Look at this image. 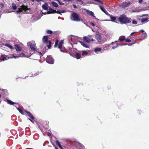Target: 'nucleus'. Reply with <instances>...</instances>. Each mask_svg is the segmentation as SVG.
Wrapping results in <instances>:
<instances>
[{
  "label": "nucleus",
  "mask_w": 149,
  "mask_h": 149,
  "mask_svg": "<svg viewBox=\"0 0 149 149\" xmlns=\"http://www.w3.org/2000/svg\"><path fill=\"white\" fill-rule=\"evenodd\" d=\"M48 37L47 36H45L43 37L42 41L43 42V45H44V47H42L41 45H40V47L41 48L44 49L45 48L47 45V47L49 49L51 48V42L50 40H48Z\"/></svg>",
  "instance_id": "obj_1"
},
{
  "label": "nucleus",
  "mask_w": 149,
  "mask_h": 149,
  "mask_svg": "<svg viewBox=\"0 0 149 149\" xmlns=\"http://www.w3.org/2000/svg\"><path fill=\"white\" fill-rule=\"evenodd\" d=\"M118 19L119 21L122 24L129 23L132 21L131 18L127 17L124 15H120L118 18Z\"/></svg>",
  "instance_id": "obj_2"
},
{
  "label": "nucleus",
  "mask_w": 149,
  "mask_h": 149,
  "mask_svg": "<svg viewBox=\"0 0 149 149\" xmlns=\"http://www.w3.org/2000/svg\"><path fill=\"white\" fill-rule=\"evenodd\" d=\"M29 9V8H28L27 6L22 5L19 8H18V10H17L18 13H19L21 12L23 13H27L29 12L28 11Z\"/></svg>",
  "instance_id": "obj_3"
},
{
  "label": "nucleus",
  "mask_w": 149,
  "mask_h": 149,
  "mask_svg": "<svg viewBox=\"0 0 149 149\" xmlns=\"http://www.w3.org/2000/svg\"><path fill=\"white\" fill-rule=\"evenodd\" d=\"M71 19L72 20L76 21H81L80 18L79 17L78 15L75 13H73L71 15Z\"/></svg>",
  "instance_id": "obj_4"
},
{
  "label": "nucleus",
  "mask_w": 149,
  "mask_h": 149,
  "mask_svg": "<svg viewBox=\"0 0 149 149\" xmlns=\"http://www.w3.org/2000/svg\"><path fill=\"white\" fill-rule=\"evenodd\" d=\"M46 62L51 64L54 63V60L51 56H48L46 58Z\"/></svg>",
  "instance_id": "obj_5"
},
{
  "label": "nucleus",
  "mask_w": 149,
  "mask_h": 149,
  "mask_svg": "<svg viewBox=\"0 0 149 149\" xmlns=\"http://www.w3.org/2000/svg\"><path fill=\"white\" fill-rule=\"evenodd\" d=\"M27 45L30 46V48L33 51L36 50V43L34 42H29L27 43Z\"/></svg>",
  "instance_id": "obj_6"
},
{
  "label": "nucleus",
  "mask_w": 149,
  "mask_h": 149,
  "mask_svg": "<svg viewBox=\"0 0 149 149\" xmlns=\"http://www.w3.org/2000/svg\"><path fill=\"white\" fill-rule=\"evenodd\" d=\"M84 40L86 42L88 43H89L91 41H93L94 40L92 38H91L88 37L84 36L83 38Z\"/></svg>",
  "instance_id": "obj_7"
},
{
  "label": "nucleus",
  "mask_w": 149,
  "mask_h": 149,
  "mask_svg": "<svg viewBox=\"0 0 149 149\" xmlns=\"http://www.w3.org/2000/svg\"><path fill=\"white\" fill-rule=\"evenodd\" d=\"M64 43V41L63 40H62L59 43L58 45V48L60 49V50L62 52H63V51H62L61 49L64 48V47L63 46V45Z\"/></svg>",
  "instance_id": "obj_8"
},
{
  "label": "nucleus",
  "mask_w": 149,
  "mask_h": 149,
  "mask_svg": "<svg viewBox=\"0 0 149 149\" xmlns=\"http://www.w3.org/2000/svg\"><path fill=\"white\" fill-rule=\"evenodd\" d=\"M130 3L129 1L125 2H123L121 3V6L123 8H125L127 6L130 5Z\"/></svg>",
  "instance_id": "obj_9"
},
{
  "label": "nucleus",
  "mask_w": 149,
  "mask_h": 149,
  "mask_svg": "<svg viewBox=\"0 0 149 149\" xmlns=\"http://www.w3.org/2000/svg\"><path fill=\"white\" fill-rule=\"evenodd\" d=\"M12 55L13 56L10 57V58H18L19 57H25L24 56V54L23 53H22L20 54H18V56H15L14 55Z\"/></svg>",
  "instance_id": "obj_10"
},
{
  "label": "nucleus",
  "mask_w": 149,
  "mask_h": 149,
  "mask_svg": "<svg viewBox=\"0 0 149 149\" xmlns=\"http://www.w3.org/2000/svg\"><path fill=\"white\" fill-rule=\"evenodd\" d=\"M99 7L100 9L105 14L107 15H108L109 14L106 10L104 8V7L100 5Z\"/></svg>",
  "instance_id": "obj_11"
},
{
  "label": "nucleus",
  "mask_w": 149,
  "mask_h": 149,
  "mask_svg": "<svg viewBox=\"0 0 149 149\" xmlns=\"http://www.w3.org/2000/svg\"><path fill=\"white\" fill-rule=\"evenodd\" d=\"M95 38L99 42H100L101 41V37L98 34H97L95 35Z\"/></svg>",
  "instance_id": "obj_12"
},
{
  "label": "nucleus",
  "mask_w": 149,
  "mask_h": 149,
  "mask_svg": "<svg viewBox=\"0 0 149 149\" xmlns=\"http://www.w3.org/2000/svg\"><path fill=\"white\" fill-rule=\"evenodd\" d=\"M147 37V34L146 32H145L141 35L140 39L143 40V39L146 38Z\"/></svg>",
  "instance_id": "obj_13"
},
{
  "label": "nucleus",
  "mask_w": 149,
  "mask_h": 149,
  "mask_svg": "<svg viewBox=\"0 0 149 149\" xmlns=\"http://www.w3.org/2000/svg\"><path fill=\"white\" fill-rule=\"evenodd\" d=\"M15 48L16 49V50L17 51H20L22 50V48L21 47H20V46L17 45H15Z\"/></svg>",
  "instance_id": "obj_14"
},
{
  "label": "nucleus",
  "mask_w": 149,
  "mask_h": 149,
  "mask_svg": "<svg viewBox=\"0 0 149 149\" xmlns=\"http://www.w3.org/2000/svg\"><path fill=\"white\" fill-rule=\"evenodd\" d=\"M141 21L142 24H145L148 21V18H144L141 19Z\"/></svg>",
  "instance_id": "obj_15"
},
{
  "label": "nucleus",
  "mask_w": 149,
  "mask_h": 149,
  "mask_svg": "<svg viewBox=\"0 0 149 149\" xmlns=\"http://www.w3.org/2000/svg\"><path fill=\"white\" fill-rule=\"evenodd\" d=\"M55 13V10L53 9L50 8H49L48 11L47 13H45L44 14H50L51 13Z\"/></svg>",
  "instance_id": "obj_16"
},
{
  "label": "nucleus",
  "mask_w": 149,
  "mask_h": 149,
  "mask_svg": "<svg viewBox=\"0 0 149 149\" xmlns=\"http://www.w3.org/2000/svg\"><path fill=\"white\" fill-rule=\"evenodd\" d=\"M25 112H26L27 114H28V116L32 119L34 120V118L32 114L30 112H28L27 111H25Z\"/></svg>",
  "instance_id": "obj_17"
},
{
  "label": "nucleus",
  "mask_w": 149,
  "mask_h": 149,
  "mask_svg": "<svg viewBox=\"0 0 149 149\" xmlns=\"http://www.w3.org/2000/svg\"><path fill=\"white\" fill-rule=\"evenodd\" d=\"M48 4L47 3H45L42 6V7L43 9L45 10H47L48 9Z\"/></svg>",
  "instance_id": "obj_18"
},
{
  "label": "nucleus",
  "mask_w": 149,
  "mask_h": 149,
  "mask_svg": "<svg viewBox=\"0 0 149 149\" xmlns=\"http://www.w3.org/2000/svg\"><path fill=\"white\" fill-rule=\"evenodd\" d=\"M65 11H66L65 10H59L56 11L55 10V13L59 14H61V13H64Z\"/></svg>",
  "instance_id": "obj_19"
},
{
  "label": "nucleus",
  "mask_w": 149,
  "mask_h": 149,
  "mask_svg": "<svg viewBox=\"0 0 149 149\" xmlns=\"http://www.w3.org/2000/svg\"><path fill=\"white\" fill-rule=\"evenodd\" d=\"M81 45L83 47L86 48H89V46L88 45H87L85 43L83 42H80Z\"/></svg>",
  "instance_id": "obj_20"
},
{
  "label": "nucleus",
  "mask_w": 149,
  "mask_h": 149,
  "mask_svg": "<svg viewBox=\"0 0 149 149\" xmlns=\"http://www.w3.org/2000/svg\"><path fill=\"white\" fill-rule=\"evenodd\" d=\"M101 50V49L100 48L97 47L95 48L94 50V51L96 54H98V52L100 51Z\"/></svg>",
  "instance_id": "obj_21"
},
{
  "label": "nucleus",
  "mask_w": 149,
  "mask_h": 149,
  "mask_svg": "<svg viewBox=\"0 0 149 149\" xmlns=\"http://www.w3.org/2000/svg\"><path fill=\"white\" fill-rule=\"evenodd\" d=\"M56 143L57 145L61 149H63V148L61 146L60 142L58 140L56 141Z\"/></svg>",
  "instance_id": "obj_22"
},
{
  "label": "nucleus",
  "mask_w": 149,
  "mask_h": 149,
  "mask_svg": "<svg viewBox=\"0 0 149 149\" xmlns=\"http://www.w3.org/2000/svg\"><path fill=\"white\" fill-rule=\"evenodd\" d=\"M125 39V37L124 36H120L119 38V40L120 42H122Z\"/></svg>",
  "instance_id": "obj_23"
},
{
  "label": "nucleus",
  "mask_w": 149,
  "mask_h": 149,
  "mask_svg": "<svg viewBox=\"0 0 149 149\" xmlns=\"http://www.w3.org/2000/svg\"><path fill=\"white\" fill-rule=\"evenodd\" d=\"M7 103L10 105H13L15 104V102L12 101L10 100L7 99Z\"/></svg>",
  "instance_id": "obj_24"
},
{
  "label": "nucleus",
  "mask_w": 149,
  "mask_h": 149,
  "mask_svg": "<svg viewBox=\"0 0 149 149\" xmlns=\"http://www.w3.org/2000/svg\"><path fill=\"white\" fill-rule=\"evenodd\" d=\"M2 56L3 57V58L0 59L1 61H4V60L8 59H6V58L7 56L5 54L3 55H2Z\"/></svg>",
  "instance_id": "obj_25"
},
{
  "label": "nucleus",
  "mask_w": 149,
  "mask_h": 149,
  "mask_svg": "<svg viewBox=\"0 0 149 149\" xmlns=\"http://www.w3.org/2000/svg\"><path fill=\"white\" fill-rule=\"evenodd\" d=\"M12 6L13 10H15L17 8V6L14 3H12Z\"/></svg>",
  "instance_id": "obj_26"
},
{
  "label": "nucleus",
  "mask_w": 149,
  "mask_h": 149,
  "mask_svg": "<svg viewBox=\"0 0 149 149\" xmlns=\"http://www.w3.org/2000/svg\"><path fill=\"white\" fill-rule=\"evenodd\" d=\"M5 46L7 47H8L10 48V49H13L14 48L13 47H12L11 45L8 44H6L5 45Z\"/></svg>",
  "instance_id": "obj_27"
},
{
  "label": "nucleus",
  "mask_w": 149,
  "mask_h": 149,
  "mask_svg": "<svg viewBox=\"0 0 149 149\" xmlns=\"http://www.w3.org/2000/svg\"><path fill=\"white\" fill-rule=\"evenodd\" d=\"M75 57L77 59H79L81 57V55L78 53H76L75 55Z\"/></svg>",
  "instance_id": "obj_28"
},
{
  "label": "nucleus",
  "mask_w": 149,
  "mask_h": 149,
  "mask_svg": "<svg viewBox=\"0 0 149 149\" xmlns=\"http://www.w3.org/2000/svg\"><path fill=\"white\" fill-rule=\"evenodd\" d=\"M88 14L89 15H90L92 16L95 17L94 15V13L91 11H89L88 12Z\"/></svg>",
  "instance_id": "obj_29"
},
{
  "label": "nucleus",
  "mask_w": 149,
  "mask_h": 149,
  "mask_svg": "<svg viewBox=\"0 0 149 149\" xmlns=\"http://www.w3.org/2000/svg\"><path fill=\"white\" fill-rule=\"evenodd\" d=\"M88 54L87 52L85 51H83L82 52V56H86Z\"/></svg>",
  "instance_id": "obj_30"
},
{
  "label": "nucleus",
  "mask_w": 149,
  "mask_h": 149,
  "mask_svg": "<svg viewBox=\"0 0 149 149\" xmlns=\"http://www.w3.org/2000/svg\"><path fill=\"white\" fill-rule=\"evenodd\" d=\"M110 18L111 19V21L112 22H115L116 19V17L114 16H110Z\"/></svg>",
  "instance_id": "obj_31"
},
{
  "label": "nucleus",
  "mask_w": 149,
  "mask_h": 149,
  "mask_svg": "<svg viewBox=\"0 0 149 149\" xmlns=\"http://www.w3.org/2000/svg\"><path fill=\"white\" fill-rule=\"evenodd\" d=\"M52 5L55 7H57L58 6V5L57 4V3H56L54 2H52Z\"/></svg>",
  "instance_id": "obj_32"
},
{
  "label": "nucleus",
  "mask_w": 149,
  "mask_h": 149,
  "mask_svg": "<svg viewBox=\"0 0 149 149\" xmlns=\"http://www.w3.org/2000/svg\"><path fill=\"white\" fill-rule=\"evenodd\" d=\"M16 108H17V109L19 111V112L21 113L22 114H23V115L24 114L23 111L22 110V109H19L17 107Z\"/></svg>",
  "instance_id": "obj_33"
},
{
  "label": "nucleus",
  "mask_w": 149,
  "mask_h": 149,
  "mask_svg": "<svg viewBox=\"0 0 149 149\" xmlns=\"http://www.w3.org/2000/svg\"><path fill=\"white\" fill-rule=\"evenodd\" d=\"M58 40H56L55 42V45H54V47H57V46H58Z\"/></svg>",
  "instance_id": "obj_34"
},
{
  "label": "nucleus",
  "mask_w": 149,
  "mask_h": 149,
  "mask_svg": "<svg viewBox=\"0 0 149 149\" xmlns=\"http://www.w3.org/2000/svg\"><path fill=\"white\" fill-rule=\"evenodd\" d=\"M53 32L49 30H48L47 31V33L48 34H51Z\"/></svg>",
  "instance_id": "obj_35"
},
{
  "label": "nucleus",
  "mask_w": 149,
  "mask_h": 149,
  "mask_svg": "<svg viewBox=\"0 0 149 149\" xmlns=\"http://www.w3.org/2000/svg\"><path fill=\"white\" fill-rule=\"evenodd\" d=\"M118 46H119V44L118 43H117L116 46H113V47H112V49H115L116 48H117V47H118Z\"/></svg>",
  "instance_id": "obj_36"
},
{
  "label": "nucleus",
  "mask_w": 149,
  "mask_h": 149,
  "mask_svg": "<svg viewBox=\"0 0 149 149\" xmlns=\"http://www.w3.org/2000/svg\"><path fill=\"white\" fill-rule=\"evenodd\" d=\"M39 73V72H36L35 74H33L32 76H30V77H33L34 76H36Z\"/></svg>",
  "instance_id": "obj_37"
},
{
  "label": "nucleus",
  "mask_w": 149,
  "mask_h": 149,
  "mask_svg": "<svg viewBox=\"0 0 149 149\" xmlns=\"http://www.w3.org/2000/svg\"><path fill=\"white\" fill-rule=\"evenodd\" d=\"M57 1L60 5L64 4V3H62L61 1L59 0H57Z\"/></svg>",
  "instance_id": "obj_38"
},
{
  "label": "nucleus",
  "mask_w": 149,
  "mask_h": 149,
  "mask_svg": "<svg viewBox=\"0 0 149 149\" xmlns=\"http://www.w3.org/2000/svg\"><path fill=\"white\" fill-rule=\"evenodd\" d=\"M132 24H137V22L134 20H133L132 22Z\"/></svg>",
  "instance_id": "obj_39"
},
{
  "label": "nucleus",
  "mask_w": 149,
  "mask_h": 149,
  "mask_svg": "<svg viewBox=\"0 0 149 149\" xmlns=\"http://www.w3.org/2000/svg\"><path fill=\"white\" fill-rule=\"evenodd\" d=\"M131 40L129 39H127L125 40V41L126 42H131Z\"/></svg>",
  "instance_id": "obj_40"
},
{
  "label": "nucleus",
  "mask_w": 149,
  "mask_h": 149,
  "mask_svg": "<svg viewBox=\"0 0 149 149\" xmlns=\"http://www.w3.org/2000/svg\"><path fill=\"white\" fill-rule=\"evenodd\" d=\"M134 43H129V44H126L125 45H128V46H132V45H133L134 44Z\"/></svg>",
  "instance_id": "obj_41"
},
{
  "label": "nucleus",
  "mask_w": 149,
  "mask_h": 149,
  "mask_svg": "<svg viewBox=\"0 0 149 149\" xmlns=\"http://www.w3.org/2000/svg\"><path fill=\"white\" fill-rule=\"evenodd\" d=\"M28 120H29L31 121L33 123H34V121L33 120H32L30 118H28Z\"/></svg>",
  "instance_id": "obj_42"
},
{
  "label": "nucleus",
  "mask_w": 149,
  "mask_h": 149,
  "mask_svg": "<svg viewBox=\"0 0 149 149\" xmlns=\"http://www.w3.org/2000/svg\"><path fill=\"white\" fill-rule=\"evenodd\" d=\"M90 24H91L92 26H95V24H94L93 23H92V22H91V23H90Z\"/></svg>",
  "instance_id": "obj_43"
},
{
  "label": "nucleus",
  "mask_w": 149,
  "mask_h": 149,
  "mask_svg": "<svg viewBox=\"0 0 149 149\" xmlns=\"http://www.w3.org/2000/svg\"><path fill=\"white\" fill-rule=\"evenodd\" d=\"M72 6H73V7H74V8H77V6H76V5H75L74 4H73L72 5Z\"/></svg>",
  "instance_id": "obj_44"
},
{
  "label": "nucleus",
  "mask_w": 149,
  "mask_h": 149,
  "mask_svg": "<svg viewBox=\"0 0 149 149\" xmlns=\"http://www.w3.org/2000/svg\"><path fill=\"white\" fill-rule=\"evenodd\" d=\"M136 32H133L131 34H130V36H132V35H133L134 33H136Z\"/></svg>",
  "instance_id": "obj_45"
},
{
  "label": "nucleus",
  "mask_w": 149,
  "mask_h": 149,
  "mask_svg": "<svg viewBox=\"0 0 149 149\" xmlns=\"http://www.w3.org/2000/svg\"><path fill=\"white\" fill-rule=\"evenodd\" d=\"M140 31L142 33H144L145 32L143 30H140Z\"/></svg>",
  "instance_id": "obj_46"
},
{
  "label": "nucleus",
  "mask_w": 149,
  "mask_h": 149,
  "mask_svg": "<svg viewBox=\"0 0 149 149\" xmlns=\"http://www.w3.org/2000/svg\"><path fill=\"white\" fill-rule=\"evenodd\" d=\"M143 0H139V3H141L142 2V1Z\"/></svg>",
  "instance_id": "obj_47"
},
{
  "label": "nucleus",
  "mask_w": 149,
  "mask_h": 149,
  "mask_svg": "<svg viewBox=\"0 0 149 149\" xmlns=\"http://www.w3.org/2000/svg\"><path fill=\"white\" fill-rule=\"evenodd\" d=\"M77 1L79 2H81L82 3L83 2L81 0H77Z\"/></svg>",
  "instance_id": "obj_48"
},
{
  "label": "nucleus",
  "mask_w": 149,
  "mask_h": 149,
  "mask_svg": "<svg viewBox=\"0 0 149 149\" xmlns=\"http://www.w3.org/2000/svg\"><path fill=\"white\" fill-rule=\"evenodd\" d=\"M63 1H71V0H63Z\"/></svg>",
  "instance_id": "obj_49"
},
{
  "label": "nucleus",
  "mask_w": 149,
  "mask_h": 149,
  "mask_svg": "<svg viewBox=\"0 0 149 149\" xmlns=\"http://www.w3.org/2000/svg\"><path fill=\"white\" fill-rule=\"evenodd\" d=\"M137 19H138L139 20H140L141 21V19H140V18L139 17H137Z\"/></svg>",
  "instance_id": "obj_50"
},
{
  "label": "nucleus",
  "mask_w": 149,
  "mask_h": 149,
  "mask_svg": "<svg viewBox=\"0 0 149 149\" xmlns=\"http://www.w3.org/2000/svg\"><path fill=\"white\" fill-rule=\"evenodd\" d=\"M37 2H39L40 1H42V0H36Z\"/></svg>",
  "instance_id": "obj_51"
},
{
  "label": "nucleus",
  "mask_w": 149,
  "mask_h": 149,
  "mask_svg": "<svg viewBox=\"0 0 149 149\" xmlns=\"http://www.w3.org/2000/svg\"><path fill=\"white\" fill-rule=\"evenodd\" d=\"M1 5L2 7L3 6V3H1Z\"/></svg>",
  "instance_id": "obj_52"
},
{
  "label": "nucleus",
  "mask_w": 149,
  "mask_h": 149,
  "mask_svg": "<svg viewBox=\"0 0 149 149\" xmlns=\"http://www.w3.org/2000/svg\"><path fill=\"white\" fill-rule=\"evenodd\" d=\"M114 43V42H112L111 44H110V45H111V44L113 45V44Z\"/></svg>",
  "instance_id": "obj_53"
},
{
  "label": "nucleus",
  "mask_w": 149,
  "mask_h": 149,
  "mask_svg": "<svg viewBox=\"0 0 149 149\" xmlns=\"http://www.w3.org/2000/svg\"><path fill=\"white\" fill-rule=\"evenodd\" d=\"M119 45L120 46H122V45H122V44H120Z\"/></svg>",
  "instance_id": "obj_54"
},
{
  "label": "nucleus",
  "mask_w": 149,
  "mask_h": 149,
  "mask_svg": "<svg viewBox=\"0 0 149 149\" xmlns=\"http://www.w3.org/2000/svg\"><path fill=\"white\" fill-rule=\"evenodd\" d=\"M55 149H58V148L56 147L55 146Z\"/></svg>",
  "instance_id": "obj_55"
},
{
  "label": "nucleus",
  "mask_w": 149,
  "mask_h": 149,
  "mask_svg": "<svg viewBox=\"0 0 149 149\" xmlns=\"http://www.w3.org/2000/svg\"><path fill=\"white\" fill-rule=\"evenodd\" d=\"M71 1L72 2H73V0H71V1Z\"/></svg>",
  "instance_id": "obj_56"
},
{
  "label": "nucleus",
  "mask_w": 149,
  "mask_h": 149,
  "mask_svg": "<svg viewBox=\"0 0 149 149\" xmlns=\"http://www.w3.org/2000/svg\"><path fill=\"white\" fill-rule=\"evenodd\" d=\"M39 53L40 55H41L42 54V53L41 52H40Z\"/></svg>",
  "instance_id": "obj_57"
},
{
  "label": "nucleus",
  "mask_w": 149,
  "mask_h": 149,
  "mask_svg": "<svg viewBox=\"0 0 149 149\" xmlns=\"http://www.w3.org/2000/svg\"><path fill=\"white\" fill-rule=\"evenodd\" d=\"M31 0L33 2H34V0Z\"/></svg>",
  "instance_id": "obj_58"
},
{
  "label": "nucleus",
  "mask_w": 149,
  "mask_h": 149,
  "mask_svg": "<svg viewBox=\"0 0 149 149\" xmlns=\"http://www.w3.org/2000/svg\"><path fill=\"white\" fill-rule=\"evenodd\" d=\"M146 16L145 15H143L142 16Z\"/></svg>",
  "instance_id": "obj_59"
},
{
  "label": "nucleus",
  "mask_w": 149,
  "mask_h": 149,
  "mask_svg": "<svg viewBox=\"0 0 149 149\" xmlns=\"http://www.w3.org/2000/svg\"><path fill=\"white\" fill-rule=\"evenodd\" d=\"M117 42V41H115V42Z\"/></svg>",
  "instance_id": "obj_60"
},
{
  "label": "nucleus",
  "mask_w": 149,
  "mask_h": 149,
  "mask_svg": "<svg viewBox=\"0 0 149 149\" xmlns=\"http://www.w3.org/2000/svg\"><path fill=\"white\" fill-rule=\"evenodd\" d=\"M50 135V134H48V135L49 136V135Z\"/></svg>",
  "instance_id": "obj_61"
},
{
  "label": "nucleus",
  "mask_w": 149,
  "mask_h": 149,
  "mask_svg": "<svg viewBox=\"0 0 149 149\" xmlns=\"http://www.w3.org/2000/svg\"><path fill=\"white\" fill-rule=\"evenodd\" d=\"M106 21H110V20H106Z\"/></svg>",
  "instance_id": "obj_62"
},
{
  "label": "nucleus",
  "mask_w": 149,
  "mask_h": 149,
  "mask_svg": "<svg viewBox=\"0 0 149 149\" xmlns=\"http://www.w3.org/2000/svg\"><path fill=\"white\" fill-rule=\"evenodd\" d=\"M17 1H19L20 0H17Z\"/></svg>",
  "instance_id": "obj_63"
},
{
  "label": "nucleus",
  "mask_w": 149,
  "mask_h": 149,
  "mask_svg": "<svg viewBox=\"0 0 149 149\" xmlns=\"http://www.w3.org/2000/svg\"><path fill=\"white\" fill-rule=\"evenodd\" d=\"M1 97V95L0 94V97Z\"/></svg>",
  "instance_id": "obj_64"
}]
</instances>
